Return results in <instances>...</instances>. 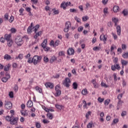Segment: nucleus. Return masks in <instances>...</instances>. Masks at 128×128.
<instances>
[{"label":"nucleus","instance_id":"obj_41","mask_svg":"<svg viewBox=\"0 0 128 128\" xmlns=\"http://www.w3.org/2000/svg\"><path fill=\"white\" fill-rule=\"evenodd\" d=\"M82 20L83 22H86V20H88V16H83Z\"/></svg>","mask_w":128,"mask_h":128},{"label":"nucleus","instance_id":"obj_35","mask_svg":"<svg viewBox=\"0 0 128 128\" xmlns=\"http://www.w3.org/2000/svg\"><path fill=\"white\" fill-rule=\"evenodd\" d=\"M122 58H128V52H124V54L122 55Z\"/></svg>","mask_w":128,"mask_h":128},{"label":"nucleus","instance_id":"obj_63","mask_svg":"<svg viewBox=\"0 0 128 128\" xmlns=\"http://www.w3.org/2000/svg\"><path fill=\"white\" fill-rule=\"evenodd\" d=\"M108 0H102V2L104 4H108Z\"/></svg>","mask_w":128,"mask_h":128},{"label":"nucleus","instance_id":"obj_27","mask_svg":"<svg viewBox=\"0 0 128 128\" xmlns=\"http://www.w3.org/2000/svg\"><path fill=\"white\" fill-rule=\"evenodd\" d=\"M47 118H48L50 120H52V114L48 113L46 114Z\"/></svg>","mask_w":128,"mask_h":128},{"label":"nucleus","instance_id":"obj_5","mask_svg":"<svg viewBox=\"0 0 128 128\" xmlns=\"http://www.w3.org/2000/svg\"><path fill=\"white\" fill-rule=\"evenodd\" d=\"M70 80L68 78H66L63 84H64L66 88H70Z\"/></svg>","mask_w":128,"mask_h":128},{"label":"nucleus","instance_id":"obj_55","mask_svg":"<svg viewBox=\"0 0 128 128\" xmlns=\"http://www.w3.org/2000/svg\"><path fill=\"white\" fill-rule=\"evenodd\" d=\"M70 12H76V10L70 8Z\"/></svg>","mask_w":128,"mask_h":128},{"label":"nucleus","instance_id":"obj_28","mask_svg":"<svg viewBox=\"0 0 128 128\" xmlns=\"http://www.w3.org/2000/svg\"><path fill=\"white\" fill-rule=\"evenodd\" d=\"M118 118L114 119L112 122V126L116 124H118Z\"/></svg>","mask_w":128,"mask_h":128},{"label":"nucleus","instance_id":"obj_49","mask_svg":"<svg viewBox=\"0 0 128 128\" xmlns=\"http://www.w3.org/2000/svg\"><path fill=\"white\" fill-rule=\"evenodd\" d=\"M24 10L23 8H21L20 9L19 12H20V16H24V14H22Z\"/></svg>","mask_w":128,"mask_h":128},{"label":"nucleus","instance_id":"obj_22","mask_svg":"<svg viewBox=\"0 0 128 128\" xmlns=\"http://www.w3.org/2000/svg\"><path fill=\"white\" fill-rule=\"evenodd\" d=\"M121 64L122 66V68H124V66H126V64H128V62L122 60H121Z\"/></svg>","mask_w":128,"mask_h":128},{"label":"nucleus","instance_id":"obj_36","mask_svg":"<svg viewBox=\"0 0 128 128\" xmlns=\"http://www.w3.org/2000/svg\"><path fill=\"white\" fill-rule=\"evenodd\" d=\"M8 78L6 77H4L2 78V81L3 82H8Z\"/></svg>","mask_w":128,"mask_h":128},{"label":"nucleus","instance_id":"obj_54","mask_svg":"<svg viewBox=\"0 0 128 128\" xmlns=\"http://www.w3.org/2000/svg\"><path fill=\"white\" fill-rule=\"evenodd\" d=\"M28 64H32V58H28Z\"/></svg>","mask_w":128,"mask_h":128},{"label":"nucleus","instance_id":"obj_4","mask_svg":"<svg viewBox=\"0 0 128 128\" xmlns=\"http://www.w3.org/2000/svg\"><path fill=\"white\" fill-rule=\"evenodd\" d=\"M18 118L14 117L12 116V118H11V120L10 121V124L14 125L16 124H18Z\"/></svg>","mask_w":128,"mask_h":128},{"label":"nucleus","instance_id":"obj_2","mask_svg":"<svg viewBox=\"0 0 128 128\" xmlns=\"http://www.w3.org/2000/svg\"><path fill=\"white\" fill-rule=\"evenodd\" d=\"M42 57V56H34L32 58V63L34 66H36L38 62H40Z\"/></svg>","mask_w":128,"mask_h":128},{"label":"nucleus","instance_id":"obj_32","mask_svg":"<svg viewBox=\"0 0 128 128\" xmlns=\"http://www.w3.org/2000/svg\"><path fill=\"white\" fill-rule=\"evenodd\" d=\"M7 42H8V46H12V42H13L12 40H9L8 41H7Z\"/></svg>","mask_w":128,"mask_h":128},{"label":"nucleus","instance_id":"obj_30","mask_svg":"<svg viewBox=\"0 0 128 128\" xmlns=\"http://www.w3.org/2000/svg\"><path fill=\"white\" fill-rule=\"evenodd\" d=\"M54 60H56V56L52 57L51 58V59L50 60V64H52V62H54Z\"/></svg>","mask_w":128,"mask_h":128},{"label":"nucleus","instance_id":"obj_59","mask_svg":"<svg viewBox=\"0 0 128 128\" xmlns=\"http://www.w3.org/2000/svg\"><path fill=\"white\" fill-rule=\"evenodd\" d=\"M113 76L114 78V82H116V80H118V79H116V74L114 73Z\"/></svg>","mask_w":128,"mask_h":128},{"label":"nucleus","instance_id":"obj_45","mask_svg":"<svg viewBox=\"0 0 128 128\" xmlns=\"http://www.w3.org/2000/svg\"><path fill=\"white\" fill-rule=\"evenodd\" d=\"M92 114V112L90 111H88L86 114V118H88L89 116H90Z\"/></svg>","mask_w":128,"mask_h":128},{"label":"nucleus","instance_id":"obj_8","mask_svg":"<svg viewBox=\"0 0 128 128\" xmlns=\"http://www.w3.org/2000/svg\"><path fill=\"white\" fill-rule=\"evenodd\" d=\"M45 86H46V88H51V90H52V88H54V84L50 82H46L45 84Z\"/></svg>","mask_w":128,"mask_h":128},{"label":"nucleus","instance_id":"obj_37","mask_svg":"<svg viewBox=\"0 0 128 128\" xmlns=\"http://www.w3.org/2000/svg\"><path fill=\"white\" fill-rule=\"evenodd\" d=\"M60 44V40H56V41L54 43V47L58 46Z\"/></svg>","mask_w":128,"mask_h":128},{"label":"nucleus","instance_id":"obj_57","mask_svg":"<svg viewBox=\"0 0 128 128\" xmlns=\"http://www.w3.org/2000/svg\"><path fill=\"white\" fill-rule=\"evenodd\" d=\"M58 55L60 56H64V52H59Z\"/></svg>","mask_w":128,"mask_h":128},{"label":"nucleus","instance_id":"obj_3","mask_svg":"<svg viewBox=\"0 0 128 128\" xmlns=\"http://www.w3.org/2000/svg\"><path fill=\"white\" fill-rule=\"evenodd\" d=\"M60 87L59 84H58L55 86V90L56 92L55 96H60L62 94V91L60 90Z\"/></svg>","mask_w":128,"mask_h":128},{"label":"nucleus","instance_id":"obj_52","mask_svg":"<svg viewBox=\"0 0 128 128\" xmlns=\"http://www.w3.org/2000/svg\"><path fill=\"white\" fill-rule=\"evenodd\" d=\"M104 100V98H102L100 97H99L98 98V101L99 102H102Z\"/></svg>","mask_w":128,"mask_h":128},{"label":"nucleus","instance_id":"obj_21","mask_svg":"<svg viewBox=\"0 0 128 128\" xmlns=\"http://www.w3.org/2000/svg\"><path fill=\"white\" fill-rule=\"evenodd\" d=\"M65 26H66L65 28H70L72 26V25L70 24V22H66L65 24Z\"/></svg>","mask_w":128,"mask_h":128},{"label":"nucleus","instance_id":"obj_7","mask_svg":"<svg viewBox=\"0 0 128 128\" xmlns=\"http://www.w3.org/2000/svg\"><path fill=\"white\" fill-rule=\"evenodd\" d=\"M111 68L113 72H116V70H120V64H114L111 66Z\"/></svg>","mask_w":128,"mask_h":128},{"label":"nucleus","instance_id":"obj_50","mask_svg":"<svg viewBox=\"0 0 128 128\" xmlns=\"http://www.w3.org/2000/svg\"><path fill=\"white\" fill-rule=\"evenodd\" d=\"M44 62H48V58L44 56Z\"/></svg>","mask_w":128,"mask_h":128},{"label":"nucleus","instance_id":"obj_53","mask_svg":"<svg viewBox=\"0 0 128 128\" xmlns=\"http://www.w3.org/2000/svg\"><path fill=\"white\" fill-rule=\"evenodd\" d=\"M10 30L12 34H14L16 32V30L14 28H12Z\"/></svg>","mask_w":128,"mask_h":128},{"label":"nucleus","instance_id":"obj_13","mask_svg":"<svg viewBox=\"0 0 128 128\" xmlns=\"http://www.w3.org/2000/svg\"><path fill=\"white\" fill-rule=\"evenodd\" d=\"M32 22L31 23L30 25L28 27L27 29V32L28 34H31L32 32Z\"/></svg>","mask_w":128,"mask_h":128},{"label":"nucleus","instance_id":"obj_9","mask_svg":"<svg viewBox=\"0 0 128 128\" xmlns=\"http://www.w3.org/2000/svg\"><path fill=\"white\" fill-rule=\"evenodd\" d=\"M74 54V50L72 48H70L68 50H67V54L68 56H70L71 54Z\"/></svg>","mask_w":128,"mask_h":128},{"label":"nucleus","instance_id":"obj_40","mask_svg":"<svg viewBox=\"0 0 128 128\" xmlns=\"http://www.w3.org/2000/svg\"><path fill=\"white\" fill-rule=\"evenodd\" d=\"M112 22L114 23L118 22V19L116 18H112Z\"/></svg>","mask_w":128,"mask_h":128},{"label":"nucleus","instance_id":"obj_33","mask_svg":"<svg viewBox=\"0 0 128 128\" xmlns=\"http://www.w3.org/2000/svg\"><path fill=\"white\" fill-rule=\"evenodd\" d=\"M110 102V99H107L104 100V104L105 106H108V104Z\"/></svg>","mask_w":128,"mask_h":128},{"label":"nucleus","instance_id":"obj_42","mask_svg":"<svg viewBox=\"0 0 128 128\" xmlns=\"http://www.w3.org/2000/svg\"><path fill=\"white\" fill-rule=\"evenodd\" d=\"M52 10L54 12V14H60L58 10H56L55 8L52 9Z\"/></svg>","mask_w":128,"mask_h":128},{"label":"nucleus","instance_id":"obj_39","mask_svg":"<svg viewBox=\"0 0 128 128\" xmlns=\"http://www.w3.org/2000/svg\"><path fill=\"white\" fill-rule=\"evenodd\" d=\"M6 78H7L8 79L10 78V73L8 72H6L5 74Z\"/></svg>","mask_w":128,"mask_h":128},{"label":"nucleus","instance_id":"obj_14","mask_svg":"<svg viewBox=\"0 0 128 128\" xmlns=\"http://www.w3.org/2000/svg\"><path fill=\"white\" fill-rule=\"evenodd\" d=\"M12 37V35L6 34L4 35V38L5 40L8 42V40H10L12 39H10V38Z\"/></svg>","mask_w":128,"mask_h":128},{"label":"nucleus","instance_id":"obj_19","mask_svg":"<svg viewBox=\"0 0 128 128\" xmlns=\"http://www.w3.org/2000/svg\"><path fill=\"white\" fill-rule=\"evenodd\" d=\"M4 60H10L12 58V56L8 54H6L4 56Z\"/></svg>","mask_w":128,"mask_h":128},{"label":"nucleus","instance_id":"obj_51","mask_svg":"<svg viewBox=\"0 0 128 128\" xmlns=\"http://www.w3.org/2000/svg\"><path fill=\"white\" fill-rule=\"evenodd\" d=\"M92 128V123H88L87 125V128Z\"/></svg>","mask_w":128,"mask_h":128},{"label":"nucleus","instance_id":"obj_18","mask_svg":"<svg viewBox=\"0 0 128 128\" xmlns=\"http://www.w3.org/2000/svg\"><path fill=\"white\" fill-rule=\"evenodd\" d=\"M120 10V7L118 6H115L113 7V11L114 12H118Z\"/></svg>","mask_w":128,"mask_h":128},{"label":"nucleus","instance_id":"obj_56","mask_svg":"<svg viewBox=\"0 0 128 128\" xmlns=\"http://www.w3.org/2000/svg\"><path fill=\"white\" fill-rule=\"evenodd\" d=\"M36 126L37 128H40V124L38 122L36 124Z\"/></svg>","mask_w":128,"mask_h":128},{"label":"nucleus","instance_id":"obj_61","mask_svg":"<svg viewBox=\"0 0 128 128\" xmlns=\"http://www.w3.org/2000/svg\"><path fill=\"white\" fill-rule=\"evenodd\" d=\"M122 50H126V46L124 44H122Z\"/></svg>","mask_w":128,"mask_h":128},{"label":"nucleus","instance_id":"obj_43","mask_svg":"<svg viewBox=\"0 0 128 128\" xmlns=\"http://www.w3.org/2000/svg\"><path fill=\"white\" fill-rule=\"evenodd\" d=\"M101 86H103L104 88H108V86L106 85V83H104V82H102Z\"/></svg>","mask_w":128,"mask_h":128},{"label":"nucleus","instance_id":"obj_31","mask_svg":"<svg viewBox=\"0 0 128 128\" xmlns=\"http://www.w3.org/2000/svg\"><path fill=\"white\" fill-rule=\"evenodd\" d=\"M24 56V54H18V57H16V60H18V58H20V60H22V58Z\"/></svg>","mask_w":128,"mask_h":128},{"label":"nucleus","instance_id":"obj_47","mask_svg":"<svg viewBox=\"0 0 128 128\" xmlns=\"http://www.w3.org/2000/svg\"><path fill=\"white\" fill-rule=\"evenodd\" d=\"M18 84H15L14 88V90L16 92H18Z\"/></svg>","mask_w":128,"mask_h":128},{"label":"nucleus","instance_id":"obj_62","mask_svg":"<svg viewBox=\"0 0 128 128\" xmlns=\"http://www.w3.org/2000/svg\"><path fill=\"white\" fill-rule=\"evenodd\" d=\"M9 22H14V16H11L10 17V18L9 20Z\"/></svg>","mask_w":128,"mask_h":128},{"label":"nucleus","instance_id":"obj_29","mask_svg":"<svg viewBox=\"0 0 128 128\" xmlns=\"http://www.w3.org/2000/svg\"><path fill=\"white\" fill-rule=\"evenodd\" d=\"M72 86L74 90H76L78 88V83H76V82H74L72 84Z\"/></svg>","mask_w":128,"mask_h":128},{"label":"nucleus","instance_id":"obj_20","mask_svg":"<svg viewBox=\"0 0 128 128\" xmlns=\"http://www.w3.org/2000/svg\"><path fill=\"white\" fill-rule=\"evenodd\" d=\"M82 94H83V96H86V94H88V90L86 88H84L82 90Z\"/></svg>","mask_w":128,"mask_h":128},{"label":"nucleus","instance_id":"obj_16","mask_svg":"<svg viewBox=\"0 0 128 128\" xmlns=\"http://www.w3.org/2000/svg\"><path fill=\"white\" fill-rule=\"evenodd\" d=\"M33 105H34V104L32 100L28 101L26 104V106L28 108H32V106Z\"/></svg>","mask_w":128,"mask_h":128},{"label":"nucleus","instance_id":"obj_11","mask_svg":"<svg viewBox=\"0 0 128 128\" xmlns=\"http://www.w3.org/2000/svg\"><path fill=\"white\" fill-rule=\"evenodd\" d=\"M42 30L39 31L38 32H36V33H35L36 35L34 36V38L36 40L38 38V36H40V35L42 34Z\"/></svg>","mask_w":128,"mask_h":128},{"label":"nucleus","instance_id":"obj_64","mask_svg":"<svg viewBox=\"0 0 128 128\" xmlns=\"http://www.w3.org/2000/svg\"><path fill=\"white\" fill-rule=\"evenodd\" d=\"M104 12L105 14H108V8H104Z\"/></svg>","mask_w":128,"mask_h":128},{"label":"nucleus","instance_id":"obj_46","mask_svg":"<svg viewBox=\"0 0 128 128\" xmlns=\"http://www.w3.org/2000/svg\"><path fill=\"white\" fill-rule=\"evenodd\" d=\"M9 96L11 98H14V92H9Z\"/></svg>","mask_w":128,"mask_h":128},{"label":"nucleus","instance_id":"obj_17","mask_svg":"<svg viewBox=\"0 0 128 128\" xmlns=\"http://www.w3.org/2000/svg\"><path fill=\"white\" fill-rule=\"evenodd\" d=\"M33 28H34V34H36L38 30L40 28V24H36V26L33 27Z\"/></svg>","mask_w":128,"mask_h":128},{"label":"nucleus","instance_id":"obj_23","mask_svg":"<svg viewBox=\"0 0 128 128\" xmlns=\"http://www.w3.org/2000/svg\"><path fill=\"white\" fill-rule=\"evenodd\" d=\"M12 116H14V114H12L11 116H6V120H7V122H10Z\"/></svg>","mask_w":128,"mask_h":128},{"label":"nucleus","instance_id":"obj_48","mask_svg":"<svg viewBox=\"0 0 128 128\" xmlns=\"http://www.w3.org/2000/svg\"><path fill=\"white\" fill-rule=\"evenodd\" d=\"M4 18L6 20H8V13L6 14H4Z\"/></svg>","mask_w":128,"mask_h":128},{"label":"nucleus","instance_id":"obj_38","mask_svg":"<svg viewBox=\"0 0 128 128\" xmlns=\"http://www.w3.org/2000/svg\"><path fill=\"white\" fill-rule=\"evenodd\" d=\"M43 48L45 52H48V50H50V47H48L46 46L43 47Z\"/></svg>","mask_w":128,"mask_h":128},{"label":"nucleus","instance_id":"obj_34","mask_svg":"<svg viewBox=\"0 0 128 128\" xmlns=\"http://www.w3.org/2000/svg\"><path fill=\"white\" fill-rule=\"evenodd\" d=\"M36 90L40 94H42V88H40L38 86H36Z\"/></svg>","mask_w":128,"mask_h":128},{"label":"nucleus","instance_id":"obj_1","mask_svg":"<svg viewBox=\"0 0 128 128\" xmlns=\"http://www.w3.org/2000/svg\"><path fill=\"white\" fill-rule=\"evenodd\" d=\"M26 37V36L22 37V36H18L15 38L16 44L20 46L24 44V40Z\"/></svg>","mask_w":128,"mask_h":128},{"label":"nucleus","instance_id":"obj_10","mask_svg":"<svg viewBox=\"0 0 128 128\" xmlns=\"http://www.w3.org/2000/svg\"><path fill=\"white\" fill-rule=\"evenodd\" d=\"M12 66V65L10 64H8L4 66V72H8V70H10V67Z\"/></svg>","mask_w":128,"mask_h":128},{"label":"nucleus","instance_id":"obj_60","mask_svg":"<svg viewBox=\"0 0 128 128\" xmlns=\"http://www.w3.org/2000/svg\"><path fill=\"white\" fill-rule=\"evenodd\" d=\"M6 40V38H4L2 37L0 38V41L1 42H2L4 44V42Z\"/></svg>","mask_w":128,"mask_h":128},{"label":"nucleus","instance_id":"obj_6","mask_svg":"<svg viewBox=\"0 0 128 128\" xmlns=\"http://www.w3.org/2000/svg\"><path fill=\"white\" fill-rule=\"evenodd\" d=\"M5 108H7V110H10L12 106V104L10 102H6L5 101Z\"/></svg>","mask_w":128,"mask_h":128},{"label":"nucleus","instance_id":"obj_15","mask_svg":"<svg viewBox=\"0 0 128 128\" xmlns=\"http://www.w3.org/2000/svg\"><path fill=\"white\" fill-rule=\"evenodd\" d=\"M47 44H48V40L44 39L43 42L41 44L42 48H44V46H46Z\"/></svg>","mask_w":128,"mask_h":128},{"label":"nucleus","instance_id":"obj_44","mask_svg":"<svg viewBox=\"0 0 128 128\" xmlns=\"http://www.w3.org/2000/svg\"><path fill=\"white\" fill-rule=\"evenodd\" d=\"M83 30H84V27H82V26H80L78 28V32H82Z\"/></svg>","mask_w":128,"mask_h":128},{"label":"nucleus","instance_id":"obj_58","mask_svg":"<svg viewBox=\"0 0 128 128\" xmlns=\"http://www.w3.org/2000/svg\"><path fill=\"white\" fill-rule=\"evenodd\" d=\"M50 46H52L54 47V42L52 40L50 42Z\"/></svg>","mask_w":128,"mask_h":128},{"label":"nucleus","instance_id":"obj_25","mask_svg":"<svg viewBox=\"0 0 128 128\" xmlns=\"http://www.w3.org/2000/svg\"><path fill=\"white\" fill-rule=\"evenodd\" d=\"M122 14H124V16H126L128 14V10H126V9H124Z\"/></svg>","mask_w":128,"mask_h":128},{"label":"nucleus","instance_id":"obj_26","mask_svg":"<svg viewBox=\"0 0 128 128\" xmlns=\"http://www.w3.org/2000/svg\"><path fill=\"white\" fill-rule=\"evenodd\" d=\"M56 108H58V110H62V108H64L63 106H60L59 104H56Z\"/></svg>","mask_w":128,"mask_h":128},{"label":"nucleus","instance_id":"obj_24","mask_svg":"<svg viewBox=\"0 0 128 128\" xmlns=\"http://www.w3.org/2000/svg\"><path fill=\"white\" fill-rule=\"evenodd\" d=\"M60 8L64 10H66V2H62L60 4Z\"/></svg>","mask_w":128,"mask_h":128},{"label":"nucleus","instance_id":"obj_12","mask_svg":"<svg viewBox=\"0 0 128 128\" xmlns=\"http://www.w3.org/2000/svg\"><path fill=\"white\" fill-rule=\"evenodd\" d=\"M116 32L118 36H120V32H121L120 26V25H118L116 27Z\"/></svg>","mask_w":128,"mask_h":128}]
</instances>
